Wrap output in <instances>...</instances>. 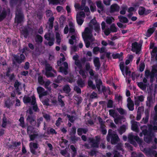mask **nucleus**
I'll use <instances>...</instances> for the list:
<instances>
[{"instance_id":"1","label":"nucleus","mask_w":157,"mask_h":157,"mask_svg":"<svg viewBox=\"0 0 157 157\" xmlns=\"http://www.w3.org/2000/svg\"><path fill=\"white\" fill-rule=\"evenodd\" d=\"M106 140L108 142H110L112 144L115 145L120 141V139L115 132L111 129H109L106 137Z\"/></svg>"},{"instance_id":"2","label":"nucleus","mask_w":157,"mask_h":157,"mask_svg":"<svg viewBox=\"0 0 157 157\" xmlns=\"http://www.w3.org/2000/svg\"><path fill=\"white\" fill-rule=\"evenodd\" d=\"M24 15L20 9H17L15 12V22L17 24L21 23L23 21Z\"/></svg>"},{"instance_id":"3","label":"nucleus","mask_w":157,"mask_h":157,"mask_svg":"<svg viewBox=\"0 0 157 157\" xmlns=\"http://www.w3.org/2000/svg\"><path fill=\"white\" fill-rule=\"evenodd\" d=\"M128 139L129 142L131 144L135 146L136 145V143L134 140L139 144H141L142 142V140L138 136H134L132 133L129 134L128 135Z\"/></svg>"},{"instance_id":"4","label":"nucleus","mask_w":157,"mask_h":157,"mask_svg":"<svg viewBox=\"0 0 157 157\" xmlns=\"http://www.w3.org/2000/svg\"><path fill=\"white\" fill-rule=\"evenodd\" d=\"M95 139L92 138L89 139V142L90 143L91 147H93L98 148L100 140V137L99 136H95Z\"/></svg>"},{"instance_id":"5","label":"nucleus","mask_w":157,"mask_h":157,"mask_svg":"<svg viewBox=\"0 0 157 157\" xmlns=\"http://www.w3.org/2000/svg\"><path fill=\"white\" fill-rule=\"evenodd\" d=\"M86 17V14L83 11H80L76 14V20L78 24L79 25H81L83 23L84 18Z\"/></svg>"},{"instance_id":"6","label":"nucleus","mask_w":157,"mask_h":157,"mask_svg":"<svg viewBox=\"0 0 157 157\" xmlns=\"http://www.w3.org/2000/svg\"><path fill=\"white\" fill-rule=\"evenodd\" d=\"M29 147L31 152L33 155H37L38 152L36 150L38 147V144L36 143L31 142L29 144Z\"/></svg>"},{"instance_id":"7","label":"nucleus","mask_w":157,"mask_h":157,"mask_svg":"<svg viewBox=\"0 0 157 157\" xmlns=\"http://www.w3.org/2000/svg\"><path fill=\"white\" fill-rule=\"evenodd\" d=\"M98 119L100 124L101 132L103 135H105L107 133V130L105 128L106 126L104 124L105 121L99 116L98 117Z\"/></svg>"},{"instance_id":"8","label":"nucleus","mask_w":157,"mask_h":157,"mask_svg":"<svg viewBox=\"0 0 157 157\" xmlns=\"http://www.w3.org/2000/svg\"><path fill=\"white\" fill-rule=\"evenodd\" d=\"M13 58L15 60L17 63L18 64H21L24 62L25 59V56L23 54H21L20 56L17 54L14 55L13 56Z\"/></svg>"},{"instance_id":"9","label":"nucleus","mask_w":157,"mask_h":157,"mask_svg":"<svg viewBox=\"0 0 157 157\" xmlns=\"http://www.w3.org/2000/svg\"><path fill=\"white\" fill-rule=\"evenodd\" d=\"M36 119L35 115H28L26 118V121L32 126H35L36 125Z\"/></svg>"},{"instance_id":"10","label":"nucleus","mask_w":157,"mask_h":157,"mask_svg":"<svg viewBox=\"0 0 157 157\" xmlns=\"http://www.w3.org/2000/svg\"><path fill=\"white\" fill-rule=\"evenodd\" d=\"M31 105H33L32 109L35 112H38L39 111V109L38 107L37 104L36 103V97L34 95H33L31 96Z\"/></svg>"},{"instance_id":"11","label":"nucleus","mask_w":157,"mask_h":157,"mask_svg":"<svg viewBox=\"0 0 157 157\" xmlns=\"http://www.w3.org/2000/svg\"><path fill=\"white\" fill-rule=\"evenodd\" d=\"M37 90L40 98L46 96L48 94L47 91H45V89L41 86L38 87L37 88Z\"/></svg>"},{"instance_id":"12","label":"nucleus","mask_w":157,"mask_h":157,"mask_svg":"<svg viewBox=\"0 0 157 157\" xmlns=\"http://www.w3.org/2000/svg\"><path fill=\"white\" fill-rule=\"evenodd\" d=\"M10 9H8L7 11L5 9H3L0 14V22L3 20L6 17L7 14H10Z\"/></svg>"},{"instance_id":"13","label":"nucleus","mask_w":157,"mask_h":157,"mask_svg":"<svg viewBox=\"0 0 157 157\" xmlns=\"http://www.w3.org/2000/svg\"><path fill=\"white\" fill-rule=\"evenodd\" d=\"M120 8V6L117 4H113L110 7L109 12L111 13L115 12H118Z\"/></svg>"},{"instance_id":"14","label":"nucleus","mask_w":157,"mask_h":157,"mask_svg":"<svg viewBox=\"0 0 157 157\" xmlns=\"http://www.w3.org/2000/svg\"><path fill=\"white\" fill-rule=\"evenodd\" d=\"M131 50L133 52H136L138 54L140 51V47L137 42H134L132 44Z\"/></svg>"},{"instance_id":"15","label":"nucleus","mask_w":157,"mask_h":157,"mask_svg":"<svg viewBox=\"0 0 157 157\" xmlns=\"http://www.w3.org/2000/svg\"><path fill=\"white\" fill-rule=\"evenodd\" d=\"M93 62L96 67L95 70L97 71L99 70L101 66L99 58L98 57H95L94 59Z\"/></svg>"},{"instance_id":"16","label":"nucleus","mask_w":157,"mask_h":157,"mask_svg":"<svg viewBox=\"0 0 157 157\" xmlns=\"http://www.w3.org/2000/svg\"><path fill=\"white\" fill-rule=\"evenodd\" d=\"M144 151L149 155H152L155 157H157V152L155 150H153L151 149L145 148L144 149Z\"/></svg>"},{"instance_id":"17","label":"nucleus","mask_w":157,"mask_h":157,"mask_svg":"<svg viewBox=\"0 0 157 157\" xmlns=\"http://www.w3.org/2000/svg\"><path fill=\"white\" fill-rule=\"evenodd\" d=\"M152 127V125H150L149 126V131L147 130V129H145L143 130L142 131V132L144 136H153L154 134L152 132V128H151Z\"/></svg>"},{"instance_id":"18","label":"nucleus","mask_w":157,"mask_h":157,"mask_svg":"<svg viewBox=\"0 0 157 157\" xmlns=\"http://www.w3.org/2000/svg\"><path fill=\"white\" fill-rule=\"evenodd\" d=\"M24 0H10V4L11 7H13L14 6L17 5H21Z\"/></svg>"},{"instance_id":"19","label":"nucleus","mask_w":157,"mask_h":157,"mask_svg":"<svg viewBox=\"0 0 157 157\" xmlns=\"http://www.w3.org/2000/svg\"><path fill=\"white\" fill-rule=\"evenodd\" d=\"M4 101V106L8 109H10L13 105V103L10 98L5 100Z\"/></svg>"},{"instance_id":"20","label":"nucleus","mask_w":157,"mask_h":157,"mask_svg":"<svg viewBox=\"0 0 157 157\" xmlns=\"http://www.w3.org/2000/svg\"><path fill=\"white\" fill-rule=\"evenodd\" d=\"M96 5L98 8L100 10H98V13H100L101 11H102L104 10V6L102 3L101 1H98L96 2Z\"/></svg>"},{"instance_id":"21","label":"nucleus","mask_w":157,"mask_h":157,"mask_svg":"<svg viewBox=\"0 0 157 157\" xmlns=\"http://www.w3.org/2000/svg\"><path fill=\"white\" fill-rule=\"evenodd\" d=\"M123 53L121 52L120 54L117 53L115 54H113L112 56L113 59H118L122 61L123 60Z\"/></svg>"},{"instance_id":"22","label":"nucleus","mask_w":157,"mask_h":157,"mask_svg":"<svg viewBox=\"0 0 157 157\" xmlns=\"http://www.w3.org/2000/svg\"><path fill=\"white\" fill-rule=\"evenodd\" d=\"M137 123L138 122H137L133 121L132 122L131 126L132 129L136 132H138L139 131Z\"/></svg>"},{"instance_id":"23","label":"nucleus","mask_w":157,"mask_h":157,"mask_svg":"<svg viewBox=\"0 0 157 157\" xmlns=\"http://www.w3.org/2000/svg\"><path fill=\"white\" fill-rule=\"evenodd\" d=\"M88 131L87 128H78L77 129V133L78 135L81 136L82 133L86 134Z\"/></svg>"},{"instance_id":"24","label":"nucleus","mask_w":157,"mask_h":157,"mask_svg":"<svg viewBox=\"0 0 157 157\" xmlns=\"http://www.w3.org/2000/svg\"><path fill=\"white\" fill-rule=\"evenodd\" d=\"M2 127L3 128H6L7 124V118L5 114H3V117L2 120Z\"/></svg>"},{"instance_id":"25","label":"nucleus","mask_w":157,"mask_h":157,"mask_svg":"<svg viewBox=\"0 0 157 157\" xmlns=\"http://www.w3.org/2000/svg\"><path fill=\"white\" fill-rule=\"evenodd\" d=\"M155 30V29L154 27L148 29L146 33V36L148 37H150L153 33Z\"/></svg>"},{"instance_id":"26","label":"nucleus","mask_w":157,"mask_h":157,"mask_svg":"<svg viewBox=\"0 0 157 157\" xmlns=\"http://www.w3.org/2000/svg\"><path fill=\"white\" fill-rule=\"evenodd\" d=\"M31 97H30L28 96H24L23 98V102L25 104H28L31 103L32 101Z\"/></svg>"},{"instance_id":"27","label":"nucleus","mask_w":157,"mask_h":157,"mask_svg":"<svg viewBox=\"0 0 157 157\" xmlns=\"http://www.w3.org/2000/svg\"><path fill=\"white\" fill-rule=\"evenodd\" d=\"M22 33L25 38H27L29 35V30L28 28H25L22 30Z\"/></svg>"},{"instance_id":"28","label":"nucleus","mask_w":157,"mask_h":157,"mask_svg":"<svg viewBox=\"0 0 157 157\" xmlns=\"http://www.w3.org/2000/svg\"><path fill=\"white\" fill-rule=\"evenodd\" d=\"M92 33V30L91 29L88 27H86L85 29L84 32L82 33V36H83L87 34H91Z\"/></svg>"},{"instance_id":"29","label":"nucleus","mask_w":157,"mask_h":157,"mask_svg":"<svg viewBox=\"0 0 157 157\" xmlns=\"http://www.w3.org/2000/svg\"><path fill=\"white\" fill-rule=\"evenodd\" d=\"M70 148L72 151L71 153V157H75L77 153V151L75 147L73 145H71L70 146Z\"/></svg>"},{"instance_id":"30","label":"nucleus","mask_w":157,"mask_h":157,"mask_svg":"<svg viewBox=\"0 0 157 157\" xmlns=\"http://www.w3.org/2000/svg\"><path fill=\"white\" fill-rule=\"evenodd\" d=\"M145 117L143 118L142 121L144 122V123L146 124L148 121L149 114L148 111H146L145 112Z\"/></svg>"},{"instance_id":"31","label":"nucleus","mask_w":157,"mask_h":157,"mask_svg":"<svg viewBox=\"0 0 157 157\" xmlns=\"http://www.w3.org/2000/svg\"><path fill=\"white\" fill-rule=\"evenodd\" d=\"M126 130V126L124 124L122 125L121 126H120L119 129L118 130L119 134L121 135L123 133H124Z\"/></svg>"},{"instance_id":"32","label":"nucleus","mask_w":157,"mask_h":157,"mask_svg":"<svg viewBox=\"0 0 157 157\" xmlns=\"http://www.w3.org/2000/svg\"><path fill=\"white\" fill-rule=\"evenodd\" d=\"M45 65L46 72L51 71L52 69V67L50 64L48 63L46 60L45 61Z\"/></svg>"},{"instance_id":"33","label":"nucleus","mask_w":157,"mask_h":157,"mask_svg":"<svg viewBox=\"0 0 157 157\" xmlns=\"http://www.w3.org/2000/svg\"><path fill=\"white\" fill-rule=\"evenodd\" d=\"M77 83L78 86L81 88H83L85 86V82L82 78L78 79Z\"/></svg>"},{"instance_id":"34","label":"nucleus","mask_w":157,"mask_h":157,"mask_svg":"<svg viewBox=\"0 0 157 157\" xmlns=\"http://www.w3.org/2000/svg\"><path fill=\"white\" fill-rule=\"evenodd\" d=\"M95 82L96 86L98 90L99 91L100 90L101 85L102 84V82L100 79H99V80H96Z\"/></svg>"},{"instance_id":"35","label":"nucleus","mask_w":157,"mask_h":157,"mask_svg":"<svg viewBox=\"0 0 157 157\" xmlns=\"http://www.w3.org/2000/svg\"><path fill=\"white\" fill-rule=\"evenodd\" d=\"M145 11V8L143 6H140L138 10V14L140 16L144 15Z\"/></svg>"},{"instance_id":"36","label":"nucleus","mask_w":157,"mask_h":157,"mask_svg":"<svg viewBox=\"0 0 157 157\" xmlns=\"http://www.w3.org/2000/svg\"><path fill=\"white\" fill-rule=\"evenodd\" d=\"M118 18L120 21L123 23H127L128 22V20L127 18L122 16L118 17Z\"/></svg>"},{"instance_id":"37","label":"nucleus","mask_w":157,"mask_h":157,"mask_svg":"<svg viewBox=\"0 0 157 157\" xmlns=\"http://www.w3.org/2000/svg\"><path fill=\"white\" fill-rule=\"evenodd\" d=\"M43 38L40 35L37 34L35 38V41L38 43H41L43 42Z\"/></svg>"},{"instance_id":"38","label":"nucleus","mask_w":157,"mask_h":157,"mask_svg":"<svg viewBox=\"0 0 157 157\" xmlns=\"http://www.w3.org/2000/svg\"><path fill=\"white\" fill-rule=\"evenodd\" d=\"M137 86L142 90H144L147 88V85L144 84L143 82H140L137 83Z\"/></svg>"},{"instance_id":"39","label":"nucleus","mask_w":157,"mask_h":157,"mask_svg":"<svg viewBox=\"0 0 157 157\" xmlns=\"http://www.w3.org/2000/svg\"><path fill=\"white\" fill-rule=\"evenodd\" d=\"M127 107L129 110L133 111L134 109V105L133 101H131L128 102L127 104Z\"/></svg>"},{"instance_id":"40","label":"nucleus","mask_w":157,"mask_h":157,"mask_svg":"<svg viewBox=\"0 0 157 157\" xmlns=\"http://www.w3.org/2000/svg\"><path fill=\"white\" fill-rule=\"evenodd\" d=\"M152 136H144V140L145 142L147 143H150L152 140Z\"/></svg>"},{"instance_id":"41","label":"nucleus","mask_w":157,"mask_h":157,"mask_svg":"<svg viewBox=\"0 0 157 157\" xmlns=\"http://www.w3.org/2000/svg\"><path fill=\"white\" fill-rule=\"evenodd\" d=\"M19 121L20 122L19 125L20 126L23 128H24L25 127L24 122V118L23 117H21L20 118L19 120Z\"/></svg>"},{"instance_id":"42","label":"nucleus","mask_w":157,"mask_h":157,"mask_svg":"<svg viewBox=\"0 0 157 157\" xmlns=\"http://www.w3.org/2000/svg\"><path fill=\"white\" fill-rule=\"evenodd\" d=\"M70 139L71 141L73 143H75L80 140V138L79 137L75 136L74 135L73 136L71 135L70 137Z\"/></svg>"},{"instance_id":"43","label":"nucleus","mask_w":157,"mask_h":157,"mask_svg":"<svg viewBox=\"0 0 157 157\" xmlns=\"http://www.w3.org/2000/svg\"><path fill=\"white\" fill-rule=\"evenodd\" d=\"M63 90L66 93L68 94L71 91V89L69 85H66L63 87Z\"/></svg>"},{"instance_id":"44","label":"nucleus","mask_w":157,"mask_h":157,"mask_svg":"<svg viewBox=\"0 0 157 157\" xmlns=\"http://www.w3.org/2000/svg\"><path fill=\"white\" fill-rule=\"evenodd\" d=\"M92 35L91 34H89L86 35H84V36H82V38L83 39H87V40H91L92 42L94 41V39H92Z\"/></svg>"},{"instance_id":"45","label":"nucleus","mask_w":157,"mask_h":157,"mask_svg":"<svg viewBox=\"0 0 157 157\" xmlns=\"http://www.w3.org/2000/svg\"><path fill=\"white\" fill-rule=\"evenodd\" d=\"M38 81L39 84L41 85H43L45 83V81L43 80V76L41 75L38 76Z\"/></svg>"},{"instance_id":"46","label":"nucleus","mask_w":157,"mask_h":157,"mask_svg":"<svg viewBox=\"0 0 157 157\" xmlns=\"http://www.w3.org/2000/svg\"><path fill=\"white\" fill-rule=\"evenodd\" d=\"M29 135L30 138L29 141H33L38 136L37 134H30Z\"/></svg>"},{"instance_id":"47","label":"nucleus","mask_w":157,"mask_h":157,"mask_svg":"<svg viewBox=\"0 0 157 157\" xmlns=\"http://www.w3.org/2000/svg\"><path fill=\"white\" fill-rule=\"evenodd\" d=\"M34 128L31 125H29L28 126L27 128V133L28 134H31L33 132Z\"/></svg>"},{"instance_id":"48","label":"nucleus","mask_w":157,"mask_h":157,"mask_svg":"<svg viewBox=\"0 0 157 157\" xmlns=\"http://www.w3.org/2000/svg\"><path fill=\"white\" fill-rule=\"evenodd\" d=\"M88 86L90 87H91L94 90L96 88V86L93 83V81L89 80L88 82Z\"/></svg>"},{"instance_id":"49","label":"nucleus","mask_w":157,"mask_h":157,"mask_svg":"<svg viewBox=\"0 0 157 157\" xmlns=\"http://www.w3.org/2000/svg\"><path fill=\"white\" fill-rule=\"evenodd\" d=\"M109 29L111 32H116L117 31V29L116 27L115 24L114 23L111 25Z\"/></svg>"},{"instance_id":"50","label":"nucleus","mask_w":157,"mask_h":157,"mask_svg":"<svg viewBox=\"0 0 157 157\" xmlns=\"http://www.w3.org/2000/svg\"><path fill=\"white\" fill-rule=\"evenodd\" d=\"M59 70L60 72L63 73L65 75L68 74L67 69L63 67H60Z\"/></svg>"},{"instance_id":"51","label":"nucleus","mask_w":157,"mask_h":157,"mask_svg":"<svg viewBox=\"0 0 157 157\" xmlns=\"http://www.w3.org/2000/svg\"><path fill=\"white\" fill-rule=\"evenodd\" d=\"M45 75L47 78L54 77L56 75L50 71L45 72Z\"/></svg>"},{"instance_id":"52","label":"nucleus","mask_w":157,"mask_h":157,"mask_svg":"<svg viewBox=\"0 0 157 157\" xmlns=\"http://www.w3.org/2000/svg\"><path fill=\"white\" fill-rule=\"evenodd\" d=\"M63 80V78L62 76L60 75L57 76V79L54 80V82L56 83H59L61 81Z\"/></svg>"},{"instance_id":"53","label":"nucleus","mask_w":157,"mask_h":157,"mask_svg":"<svg viewBox=\"0 0 157 157\" xmlns=\"http://www.w3.org/2000/svg\"><path fill=\"white\" fill-rule=\"evenodd\" d=\"M94 29L96 32L98 33H99L100 31H101V29L100 25L98 23L95 25L94 26Z\"/></svg>"},{"instance_id":"54","label":"nucleus","mask_w":157,"mask_h":157,"mask_svg":"<svg viewBox=\"0 0 157 157\" xmlns=\"http://www.w3.org/2000/svg\"><path fill=\"white\" fill-rule=\"evenodd\" d=\"M49 41L47 43L45 42L44 44L46 45H48L50 46H52L54 44V42L55 41V38H52L51 40H48Z\"/></svg>"},{"instance_id":"55","label":"nucleus","mask_w":157,"mask_h":157,"mask_svg":"<svg viewBox=\"0 0 157 157\" xmlns=\"http://www.w3.org/2000/svg\"><path fill=\"white\" fill-rule=\"evenodd\" d=\"M98 24L97 23V22L95 19H93L91 20L90 24L89 25V26L91 27L92 29L93 28V26L91 25V24L95 25H96V24Z\"/></svg>"},{"instance_id":"56","label":"nucleus","mask_w":157,"mask_h":157,"mask_svg":"<svg viewBox=\"0 0 157 157\" xmlns=\"http://www.w3.org/2000/svg\"><path fill=\"white\" fill-rule=\"evenodd\" d=\"M44 38L47 40H51L52 38H54L53 37H51L50 33H46L44 35Z\"/></svg>"},{"instance_id":"57","label":"nucleus","mask_w":157,"mask_h":157,"mask_svg":"<svg viewBox=\"0 0 157 157\" xmlns=\"http://www.w3.org/2000/svg\"><path fill=\"white\" fill-rule=\"evenodd\" d=\"M157 52V47H155L153 48L152 51L151 52V55L152 57L155 56V53Z\"/></svg>"},{"instance_id":"58","label":"nucleus","mask_w":157,"mask_h":157,"mask_svg":"<svg viewBox=\"0 0 157 157\" xmlns=\"http://www.w3.org/2000/svg\"><path fill=\"white\" fill-rule=\"evenodd\" d=\"M113 101L111 100H109L108 101L107 106L108 108H112L113 107Z\"/></svg>"},{"instance_id":"59","label":"nucleus","mask_w":157,"mask_h":157,"mask_svg":"<svg viewBox=\"0 0 157 157\" xmlns=\"http://www.w3.org/2000/svg\"><path fill=\"white\" fill-rule=\"evenodd\" d=\"M49 4L57 5L58 4V0H48Z\"/></svg>"},{"instance_id":"60","label":"nucleus","mask_w":157,"mask_h":157,"mask_svg":"<svg viewBox=\"0 0 157 157\" xmlns=\"http://www.w3.org/2000/svg\"><path fill=\"white\" fill-rule=\"evenodd\" d=\"M117 110L119 113L121 115H124L125 113V110L121 108H117Z\"/></svg>"},{"instance_id":"61","label":"nucleus","mask_w":157,"mask_h":157,"mask_svg":"<svg viewBox=\"0 0 157 157\" xmlns=\"http://www.w3.org/2000/svg\"><path fill=\"white\" fill-rule=\"evenodd\" d=\"M123 118V117L122 116H119L117 117L114 120V121L115 123L117 124Z\"/></svg>"},{"instance_id":"62","label":"nucleus","mask_w":157,"mask_h":157,"mask_svg":"<svg viewBox=\"0 0 157 157\" xmlns=\"http://www.w3.org/2000/svg\"><path fill=\"white\" fill-rule=\"evenodd\" d=\"M70 28H69V33H73L75 32V29L74 28V26L72 24H69Z\"/></svg>"},{"instance_id":"63","label":"nucleus","mask_w":157,"mask_h":157,"mask_svg":"<svg viewBox=\"0 0 157 157\" xmlns=\"http://www.w3.org/2000/svg\"><path fill=\"white\" fill-rule=\"evenodd\" d=\"M74 90L78 94H81V89L77 86H75L74 87Z\"/></svg>"},{"instance_id":"64","label":"nucleus","mask_w":157,"mask_h":157,"mask_svg":"<svg viewBox=\"0 0 157 157\" xmlns=\"http://www.w3.org/2000/svg\"><path fill=\"white\" fill-rule=\"evenodd\" d=\"M113 157H122V155H121L120 153L117 151H114V153Z\"/></svg>"}]
</instances>
